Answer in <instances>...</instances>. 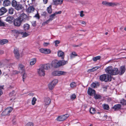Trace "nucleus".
<instances>
[{
  "label": "nucleus",
  "instance_id": "nucleus-47",
  "mask_svg": "<svg viewBox=\"0 0 126 126\" xmlns=\"http://www.w3.org/2000/svg\"><path fill=\"white\" fill-rule=\"evenodd\" d=\"M14 54H16L19 53L18 50L16 48L14 50Z\"/></svg>",
  "mask_w": 126,
  "mask_h": 126
},
{
  "label": "nucleus",
  "instance_id": "nucleus-8",
  "mask_svg": "<svg viewBox=\"0 0 126 126\" xmlns=\"http://www.w3.org/2000/svg\"><path fill=\"white\" fill-rule=\"evenodd\" d=\"M43 67L41 66V67L37 70L38 74L40 76H44L45 75V71Z\"/></svg>",
  "mask_w": 126,
  "mask_h": 126
},
{
  "label": "nucleus",
  "instance_id": "nucleus-12",
  "mask_svg": "<svg viewBox=\"0 0 126 126\" xmlns=\"http://www.w3.org/2000/svg\"><path fill=\"white\" fill-rule=\"evenodd\" d=\"M126 70L125 67L124 66H122L120 67L119 71L118 73L120 75L123 74Z\"/></svg>",
  "mask_w": 126,
  "mask_h": 126
},
{
  "label": "nucleus",
  "instance_id": "nucleus-58",
  "mask_svg": "<svg viewBox=\"0 0 126 126\" xmlns=\"http://www.w3.org/2000/svg\"><path fill=\"white\" fill-rule=\"evenodd\" d=\"M81 45V44H80L79 45H73V47H77L80 46Z\"/></svg>",
  "mask_w": 126,
  "mask_h": 126
},
{
  "label": "nucleus",
  "instance_id": "nucleus-34",
  "mask_svg": "<svg viewBox=\"0 0 126 126\" xmlns=\"http://www.w3.org/2000/svg\"><path fill=\"white\" fill-rule=\"evenodd\" d=\"M17 4V2L15 0H13L12 2V5L14 7H15Z\"/></svg>",
  "mask_w": 126,
  "mask_h": 126
},
{
  "label": "nucleus",
  "instance_id": "nucleus-48",
  "mask_svg": "<svg viewBox=\"0 0 126 126\" xmlns=\"http://www.w3.org/2000/svg\"><path fill=\"white\" fill-rule=\"evenodd\" d=\"M54 43H55V46L57 47L58 46L57 44L60 43V41L59 40H57L54 41Z\"/></svg>",
  "mask_w": 126,
  "mask_h": 126
},
{
  "label": "nucleus",
  "instance_id": "nucleus-14",
  "mask_svg": "<svg viewBox=\"0 0 126 126\" xmlns=\"http://www.w3.org/2000/svg\"><path fill=\"white\" fill-rule=\"evenodd\" d=\"M63 0H53V3L55 5H60L63 3Z\"/></svg>",
  "mask_w": 126,
  "mask_h": 126
},
{
  "label": "nucleus",
  "instance_id": "nucleus-25",
  "mask_svg": "<svg viewBox=\"0 0 126 126\" xmlns=\"http://www.w3.org/2000/svg\"><path fill=\"white\" fill-rule=\"evenodd\" d=\"M30 28V25L27 24H25L23 25V28L25 31L28 30Z\"/></svg>",
  "mask_w": 126,
  "mask_h": 126
},
{
  "label": "nucleus",
  "instance_id": "nucleus-35",
  "mask_svg": "<svg viewBox=\"0 0 126 126\" xmlns=\"http://www.w3.org/2000/svg\"><path fill=\"white\" fill-rule=\"evenodd\" d=\"M47 10L49 13L50 14L52 13V10L51 9V5L47 8Z\"/></svg>",
  "mask_w": 126,
  "mask_h": 126
},
{
  "label": "nucleus",
  "instance_id": "nucleus-42",
  "mask_svg": "<svg viewBox=\"0 0 126 126\" xmlns=\"http://www.w3.org/2000/svg\"><path fill=\"white\" fill-rule=\"evenodd\" d=\"M94 97L95 99H100L101 98V96L99 95L96 94L94 96Z\"/></svg>",
  "mask_w": 126,
  "mask_h": 126
},
{
  "label": "nucleus",
  "instance_id": "nucleus-31",
  "mask_svg": "<svg viewBox=\"0 0 126 126\" xmlns=\"http://www.w3.org/2000/svg\"><path fill=\"white\" fill-rule=\"evenodd\" d=\"M60 62H61V66L64 65L68 63V62L67 61H65L64 60H60Z\"/></svg>",
  "mask_w": 126,
  "mask_h": 126
},
{
  "label": "nucleus",
  "instance_id": "nucleus-49",
  "mask_svg": "<svg viewBox=\"0 0 126 126\" xmlns=\"http://www.w3.org/2000/svg\"><path fill=\"white\" fill-rule=\"evenodd\" d=\"M15 56L16 58L17 59H19L20 57L19 53L15 54Z\"/></svg>",
  "mask_w": 126,
  "mask_h": 126
},
{
  "label": "nucleus",
  "instance_id": "nucleus-62",
  "mask_svg": "<svg viewBox=\"0 0 126 126\" xmlns=\"http://www.w3.org/2000/svg\"><path fill=\"white\" fill-rule=\"evenodd\" d=\"M4 24L3 22L0 21V26H4Z\"/></svg>",
  "mask_w": 126,
  "mask_h": 126
},
{
  "label": "nucleus",
  "instance_id": "nucleus-59",
  "mask_svg": "<svg viewBox=\"0 0 126 126\" xmlns=\"http://www.w3.org/2000/svg\"><path fill=\"white\" fill-rule=\"evenodd\" d=\"M79 2V1L77 0H74L72 2L73 3H77Z\"/></svg>",
  "mask_w": 126,
  "mask_h": 126
},
{
  "label": "nucleus",
  "instance_id": "nucleus-19",
  "mask_svg": "<svg viewBox=\"0 0 126 126\" xmlns=\"http://www.w3.org/2000/svg\"><path fill=\"white\" fill-rule=\"evenodd\" d=\"M7 10L6 8L4 7L1 8L0 9V16L3 15L7 12Z\"/></svg>",
  "mask_w": 126,
  "mask_h": 126
},
{
  "label": "nucleus",
  "instance_id": "nucleus-21",
  "mask_svg": "<svg viewBox=\"0 0 126 126\" xmlns=\"http://www.w3.org/2000/svg\"><path fill=\"white\" fill-rule=\"evenodd\" d=\"M18 69L21 70L22 72H24L25 71L24 66L21 64H19V65Z\"/></svg>",
  "mask_w": 126,
  "mask_h": 126
},
{
  "label": "nucleus",
  "instance_id": "nucleus-11",
  "mask_svg": "<svg viewBox=\"0 0 126 126\" xmlns=\"http://www.w3.org/2000/svg\"><path fill=\"white\" fill-rule=\"evenodd\" d=\"M22 22L18 17L15 20L14 24L15 26H19L20 25Z\"/></svg>",
  "mask_w": 126,
  "mask_h": 126
},
{
  "label": "nucleus",
  "instance_id": "nucleus-44",
  "mask_svg": "<svg viewBox=\"0 0 126 126\" xmlns=\"http://www.w3.org/2000/svg\"><path fill=\"white\" fill-rule=\"evenodd\" d=\"M51 52V51L49 49H46L45 50V54H47L50 53Z\"/></svg>",
  "mask_w": 126,
  "mask_h": 126
},
{
  "label": "nucleus",
  "instance_id": "nucleus-6",
  "mask_svg": "<svg viewBox=\"0 0 126 126\" xmlns=\"http://www.w3.org/2000/svg\"><path fill=\"white\" fill-rule=\"evenodd\" d=\"M58 82L57 79H55L53 80L48 85V87L49 89L52 90Z\"/></svg>",
  "mask_w": 126,
  "mask_h": 126
},
{
  "label": "nucleus",
  "instance_id": "nucleus-43",
  "mask_svg": "<svg viewBox=\"0 0 126 126\" xmlns=\"http://www.w3.org/2000/svg\"><path fill=\"white\" fill-rule=\"evenodd\" d=\"M23 37H25L28 36L29 34L26 32H23L22 33Z\"/></svg>",
  "mask_w": 126,
  "mask_h": 126
},
{
  "label": "nucleus",
  "instance_id": "nucleus-52",
  "mask_svg": "<svg viewBox=\"0 0 126 126\" xmlns=\"http://www.w3.org/2000/svg\"><path fill=\"white\" fill-rule=\"evenodd\" d=\"M25 126H33V124L31 122H29Z\"/></svg>",
  "mask_w": 126,
  "mask_h": 126
},
{
  "label": "nucleus",
  "instance_id": "nucleus-38",
  "mask_svg": "<svg viewBox=\"0 0 126 126\" xmlns=\"http://www.w3.org/2000/svg\"><path fill=\"white\" fill-rule=\"evenodd\" d=\"M100 57L99 56H97L93 58V60L94 61H96L100 59Z\"/></svg>",
  "mask_w": 126,
  "mask_h": 126
},
{
  "label": "nucleus",
  "instance_id": "nucleus-24",
  "mask_svg": "<svg viewBox=\"0 0 126 126\" xmlns=\"http://www.w3.org/2000/svg\"><path fill=\"white\" fill-rule=\"evenodd\" d=\"M78 56L77 53L74 51H73L70 54V57L71 59H72L76 56Z\"/></svg>",
  "mask_w": 126,
  "mask_h": 126
},
{
  "label": "nucleus",
  "instance_id": "nucleus-13",
  "mask_svg": "<svg viewBox=\"0 0 126 126\" xmlns=\"http://www.w3.org/2000/svg\"><path fill=\"white\" fill-rule=\"evenodd\" d=\"M50 99L49 97H46L44 98V102L45 105H49L51 102Z\"/></svg>",
  "mask_w": 126,
  "mask_h": 126
},
{
  "label": "nucleus",
  "instance_id": "nucleus-63",
  "mask_svg": "<svg viewBox=\"0 0 126 126\" xmlns=\"http://www.w3.org/2000/svg\"><path fill=\"white\" fill-rule=\"evenodd\" d=\"M1 89L0 88V96L3 94V92Z\"/></svg>",
  "mask_w": 126,
  "mask_h": 126
},
{
  "label": "nucleus",
  "instance_id": "nucleus-50",
  "mask_svg": "<svg viewBox=\"0 0 126 126\" xmlns=\"http://www.w3.org/2000/svg\"><path fill=\"white\" fill-rule=\"evenodd\" d=\"M79 22L81 24H82L84 26L86 25V23L85 22L81 20L79 21Z\"/></svg>",
  "mask_w": 126,
  "mask_h": 126
},
{
  "label": "nucleus",
  "instance_id": "nucleus-7",
  "mask_svg": "<svg viewBox=\"0 0 126 126\" xmlns=\"http://www.w3.org/2000/svg\"><path fill=\"white\" fill-rule=\"evenodd\" d=\"M69 116L68 114L63 115L57 117V120L59 121H63L66 119Z\"/></svg>",
  "mask_w": 126,
  "mask_h": 126
},
{
  "label": "nucleus",
  "instance_id": "nucleus-4",
  "mask_svg": "<svg viewBox=\"0 0 126 126\" xmlns=\"http://www.w3.org/2000/svg\"><path fill=\"white\" fill-rule=\"evenodd\" d=\"M60 63L61 62H60V61H58L57 60H55L52 61L51 65L52 66L57 68L61 66Z\"/></svg>",
  "mask_w": 126,
  "mask_h": 126
},
{
  "label": "nucleus",
  "instance_id": "nucleus-23",
  "mask_svg": "<svg viewBox=\"0 0 126 126\" xmlns=\"http://www.w3.org/2000/svg\"><path fill=\"white\" fill-rule=\"evenodd\" d=\"M36 58H33L31 59L30 61V64L31 65H34L36 63Z\"/></svg>",
  "mask_w": 126,
  "mask_h": 126
},
{
  "label": "nucleus",
  "instance_id": "nucleus-60",
  "mask_svg": "<svg viewBox=\"0 0 126 126\" xmlns=\"http://www.w3.org/2000/svg\"><path fill=\"white\" fill-rule=\"evenodd\" d=\"M62 13V12L61 11H59V12H56L54 13L55 14V15L57 14H61Z\"/></svg>",
  "mask_w": 126,
  "mask_h": 126
},
{
  "label": "nucleus",
  "instance_id": "nucleus-46",
  "mask_svg": "<svg viewBox=\"0 0 126 126\" xmlns=\"http://www.w3.org/2000/svg\"><path fill=\"white\" fill-rule=\"evenodd\" d=\"M76 98V95L74 94H73L70 96V98L72 100Z\"/></svg>",
  "mask_w": 126,
  "mask_h": 126
},
{
  "label": "nucleus",
  "instance_id": "nucleus-41",
  "mask_svg": "<svg viewBox=\"0 0 126 126\" xmlns=\"http://www.w3.org/2000/svg\"><path fill=\"white\" fill-rule=\"evenodd\" d=\"M70 86L72 88H74L76 86V84L75 82H73L70 83Z\"/></svg>",
  "mask_w": 126,
  "mask_h": 126
},
{
  "label": "nucleus",
  "instance_id": "nucleus-9",
  "mask_svg": "<svg viewBox=\"0 0 126 126\" xmlns=\"http://www.w3.org/2000/svg\"><path fill=\"white\" fill-rule=\"evenodd\" d=\"M18 18L22 22L23 21H25L26 20H27L28 17L24 13H23L20 15Z\"/></svg>",
  "mask_w": 126,
  "mask_h": 126
},
{
  "label": "nucleus",
  "instance_id": "nucleus-64",
  "mask_svg": "<svg viewBox=\"0 0 126 126\" xmlns=\"http://www.w3.org/2000/svg\"><path fill=\"white\" fill-rule=\"evenodd\" d=\"M107 117V115H104V116L103 117V118H104V120L106 119Z\"/></svg>",
  "mask_w": 126,
  "mask_h": 126
},
{
  "label": "nucleus",
  "instance_id": "nucleus-22",
  "mask_svg": "<svg viewBox=\"0 0 126 126\" xmlns=\"http://www.w3.org/2000/svg\"><path fill=\"white\" fill-rule=\"evenodd\" d=\"M121 105L120 104H118L115 105L113 108L115 110H118L121 109Z\"/></svg>",
  "mask_w": 126,
  "mask_h": 126
},
{
  "label": "nucleus",
  "instance_id": "nucleus-10",
  "mask_svg": "<svg viewBox=\"0 0 126 126\" xmlns=\"http://www.w3.org/2000/svg\"><path fill=\"white\" fill-rule=\"evenodd\" d=\"M87 93L90 95H93L95 94V92L94 90L90 87H89L87 91Z\"/></svg>",
  "mask_w": 126,
  "mask_h": 126
},
{
  "label": "nucleus",
  "instance_id": "nucleus-15",
  "mask_svg": "<svg viewBox=\"0 0 126 126\" xmlns=\"http://www.w3.org/2000/svg\"><path fill=\"white\" fill-rule=\"evenodd\" d=\"M14 20V18L11 16H9L7 17L6 19V21L8 22L9 23H11L13 22Z\"/></svg>",
  "mask_w": 126,
  "mask_h": 126
},
{
  "label": "nucleus",
  "instance_id": "nucleus-3",
  "mask_svg": "<svg viewBox=\"0 0 126 126\" xmlns=\"http://www.w3.org/2000/svg\"><path fill=\"white\" fill-rule=\"evenodd\" d=\"M66 72L62 71H54L52 73V75L53 76H60L64 75L66 74Z\"/></svg>",
  "mask_w": 126,
  "mask_h": 126
},
{
  "label": "nucleus",
  "instance_id": "nucleus-26",
  "mask_svg": "<svg viewBox=\"0 0 126 126\" xmlns=\"http://www.w3.org/2000/svg\"><path fill=\"white\" fill-rule=\"evenodd\" d=\"M15 9L18 10L22 9L23 7L21 4H18L15 7Z\"/></svg>",
  "mask_w": 126,
  "mask_h": 126
},
{
  "label": "nucleus",
  "instance_id": "nucleus-37",
  "mask_svg": "<svg viewBox=\"0 0 126 126\" xmlns=\"http://www.w3.org/2000/svg\"><path fill=\"white\" fill-rule=\"evenodd\" d=\"M37 100L36 98L35 97H34L32 98V105H34L36 103V101Z\"/></svg>",
  "mask_w": 126,
  "mask_h": 126
},
{
  "label": "nucleus",
  "instance_id": "nucleus-28",
  "mask_svg": "<svg viewBox=\"0 0 126 126\" xmlns=\"http://www.w3.org/2000/svg\"><path fill=\"white\" fill-rule=\"evenodd\" d=\"M8 42V40L5 39L0 40V45H3L7 43Z\"/></svg>",
  "mask_w": 126,
  "mask_h": 126
},
{
  "label": "nucleus",
  "instance_id": "nucleus-40",
  "mask_svg": "<svg viewBox=\"0 0 126 126\" xmlns=\"http://www.w3.org/2000/svg\"><path fill=\"white\" fill-rule=\"evenodd\" d=\"M14 9L13 8H11L9 9V13L10 14H13Z\"/></svg>",
  "mask_w": 126,
  "mask_h": 126
},
{
  "label": "nucleus",
  "instance_id": "nucleus-33",
  "mask_svg": "<svg viewBox=\"0 0 126 126\" xmlns=\"http://www.w3.org/2000/svg\"><path fill=\"white\" fill-rule=\"evenodd\" d=\"M102 4L104 5L109 6V2L106 1H103L102 2Z\"/></svg>",
  "mask_w": 126,
  "mask_h": 126
},
{
  "label": "nucleus",
  "instance_id": "nucleus-54",
  "mask_svg": "<svg viewBox=\"0 0 126 126\" xmlns=\"http://www.w3.org/2000/svg\"><path fill=\"white\" fill-rule=\"evenodd\" d=\"M96 84L94 83H92V84L91 85V87L92 88H94L95 87H96Z\"/></svg>",
  "mask_w": 126,
  "mask_h": 126
},
{
  "label": "nucleus",
  "instance_id": "nucleus-20",
  "mask_svg": "<svg viewBox=\"0 0 126 126\" xmlns=\"http://www.w3.org/2000/svg\"><path fill=\"white\" fill-rule=\"evenodd\" d=\"M120 4L119 3L116 2H109V6L113 7L119 5Z\"/></svg>",
  "mask_w": 126,
  "mask_h": 126
},
{
  "label": "nucleus",
  "instance_id": "nucleus-61",
  "mask_svg": "<svg viewBox=\"0 0 126 126\" xmlns=\"http://www.w3.org/2000/svg\"><path fill=\"white\" fill-rule=\"evenodd\" d=\"M34 16L35 17L37 18V19H39V16L38 14L35 15Z\"/></svg>",
  "mask_w": 126,
  "mask_h": 126
},
{
  "label": "nucleus",
  "instance_id": "nucleus-56",
  "mask_svg": "<svg viewBox=\"0 0 126 126\" xmlns=\"http://www.w3.org/2000/svg\"><path fill=\"white\" fill-rule=\"evenodd\" d=\"M99 68L97 66V67H93L92 68L93 72L96 70L97 69Z\"/></svg>",
  "mask_w": 126,
  "mask_h": 126
},
{
  "label": "nucleus",
  "instance_id": "nucleus-57",
  "mask_svg": "<svg viewBox=\"0 0 126 126\" xmlns=\"http://www.w3.org/2000/svg\"><path fill=\"white\" fill-rule=\"evenodd\" d=\"M32 25L33 26H35L36 25V21H33L32 22Z\"/></svg>",
  "mask_w": 126,
  "mask_h": 126
},
{
  "label": "nucleus",
  "instance_id": "nucleus-1",
  "mask_svg": "<svg viewBox=\"0 0 126 126\" xmlns=\"http://www.w3.org/2000/svg\"><path fill=\"white\" fill-rule=\"evenodd\" d=\"M106 72L110 75H114L118 74L119 71L116 68H113L111 66L107 67L105 69Z\"/></svg>",
  "mask_w": 126,
  "mask_h": 126
},
{
  "label": "nucleus",
  "instance_id": "nucleus-16",
  "mask_svg": "<svg viewBox=\"0 0 126 126\" xmlns=\"http://www.w3.org/2000/svg\"><path fill=\"white\" fill-rule=\"evenodd\" d=\"M35 8L33 6L29 7L27 10V12L28 13H32L34 11Z\"/></svg>",
  "mask_w": 126,
  "mask_h": 126
},
{
  "label": "nucleus",
  "instance_id": "nucleus-17",
  "mask_svg": "<svg viewBox=\"0 0 126 126\" xmlns=\"http://www.w3.org/2000/svg\"><path fill=\"white\" fill-rule=\"evenodd\" d=\"M45 70H48L50 69L51 66V64L50 63H47L41 65Z\"/></svg>",
  "mask_w": 126,
  "mask_h": 126
},
{
  "label": "nucleus",
  "instance_id": "nucleus-39",
  "mask_svg": "<svg viewBox=\"0 0 126 126\" xmlns=\"http://www.w3.org/2000/svg\"><path fill=\"white\" fill-rule=\"evenodd\" d=\"M23 73V81H24V79H25L27 77V75L26 73H25V71L24 72H22Z\"/></svg>",
  "mask_w": 126,
  "mask_h": 126
},
{
  "label": "nucleus",
  "instance_id": "nucleus-45",
  "mask_svg": "<svg viewBox=\"0 0 126 126\" xmlns=\"http://www.w3.org/2000/svg\"><path fill=\"white\" fill-rule=\"evenodd\" d=\"M46 48H41L39 49L41 53L45 54Z\"/></svg>",
  "mask_w": 126,
  "mask_h": 126
},
{
  "label": "nucleus",
  "instance_id": "nucleus-5",
  "mask_svg": "<svg viewBox=\"0 0 126 126\" xmlns=\"http://www.w3.org/2000/svg\"><path fill=\"white\" fill-rule=\"evenodd\" d=\"M12 108L11 107H8L3 112L2 115L3 116L9 115V113L12 111Z\"/></svg>",
  "mask_w": 126,
  "mask_h": 126
},
{
  "label": "nucleus",
  "instance_id": "nucleus-36",
  "mask_svg": "<svg viewBox=\"0 0 126 126\" xmlns=\"http://www.w3.org/2000/svg\"><path fill=\"white\" fill-rule=\"evenodd\" d=\"M120 103L123 105H126V100L124 99H122L120 100Z\"/></svg>",
  "mask_w": 126,
  "mask_h": 126
},
{
  "label": "nucleus",
  "instance_id": "nucleus-55",
  "mask_svg": "<svg viewBox=\"0 0 126 126\" xmlns=\"http://www.w3.org/2000/svg\"><path fill=\"white\" fill-rule=\"evenodd\" d=\"M50 44L49 43L44 42L43 44V45L44 47H47Z\"/></svg>",
  "mask_w": 126,
  "mask_h": 126
},
{
  "label": "nucleus",
  "instance_id": "nucleus-29",
  "mask_svg": "<svg viewBox=\"0 0 126 126\" xmlns=\"http://www.w3.org/2000/svg\"><path fill=\"white\" fill-rule=\"evenodd\" d=\"M102 107L103 109L105 110H108L109 109V106L108 104H103Z\"/></svg>",
  "mask_w": 126,
  "mask_h": 126
},
{
  "label": "nucleus",
  "instance_id": "nucleus-53",
  "mask_svg": "<svg viewBox=\"0 0 126 126\" xmlns=\"http://www.w3.org/2000/svg\"><path fill=\"white\" fill-rule=\"evenodd\" d=\"M83 11H80V16L81 17H83L85 15L83 14Z\"/></svg>",
  "mask_w": 126,
  "mask_h": 126
},
{
  "label": "nucleus",
  "instance_id": "nucleus-18",
  "mask_svg": "<svg viewBox=\"0 0 126 126\" xmlns=\"http://www.w3.org/2000/svg\"><path fill=\"white\" fill-rule=\"evenodd\" d=\"M58 55L59 57L61 58L62 59H63L64 58V53L61 51H58Z\"/></svg>",
  "mask_w": 126,
  "mask_h": 126
},
{
  "label": "nucleus",
  "instance_id": "nucleus-30",
  "mask_svg": "<svg viewBox=\"0 0 126 126\" xmlns=\"http://www.w3.org/2000/svg\"><path fill=\"white\" fill-rule=\"evenodd\" d=\"M55 15L54 13L53 14H52L51 15H50L49 16L50 18H49V20H50L51 21L53 20L55 18L54 17L55 16Z\"/></svg>",
  "mask_w": 126,
  "mask_h": 126
},
{
  "label": "nucleus",
  "instance_id": "nucleus-2",
  "mask_svg": "<svg viewBox=\"0 0 126 126\" xmlns=\"http://www.w3.org/2000/svg\"><path fill=\"white\" fill-rule=\"evenodd\" d=\"M100 80L102 81H105L107 82L108 81H110L111 80V76L108 74H105L100 75Z\"/></svg>",
  "mask_w": 126,
  "mask_h": 126
},
{
  "label": "nucleus",
  "instance_id": "nucleus-32",
  "mask_svg": "<svg viewBox=\"0 0 126 126\" xmlns=\"http://www.w3.org/2000/svg\"><path fill=\"white\" fill-rule=\"evenodd\" d=\"M95 110L94 108L93 107L91 108L90 110V113L92 114H94L95 113Z\"/></svg>",
  "mask_w": 126,
  "mask_h": 126
},
{
  "label": "nucleus",
  "instance_id": "nucleus-27",
  "mask_svg": "<svg viewBox=\"0 0 126 126\" xmlns=\"http://www.w3.org/2000/svg\"><path fill=\"white\" fill-rule=\"evenodd\" d=\"M10 2L8 0L4 1H3V5L4 6H7L10 5Z\"/></svg>",
  "mask_w": 126,
  "mask_h": 126
},
{
  "label": "nucleus",
  "instance_id": "nucleus-51",
  "mask_svg": "<svg viewBox=\"0 0 126 126\" xmlns=\"http://www.w3.org/2000/svg\"><path fill=\"white\" fill-rule=\"evenodd\" d=\"M50 21V20H49V19H48L46 21L42 23V25H45L46 24L48 23Z\"/></svg>",
  "mask_w": 126,
  "mask_h": 126
}]
</instances>
